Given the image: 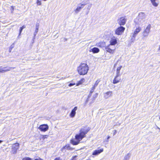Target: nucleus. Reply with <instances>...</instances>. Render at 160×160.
Returning <instances> with one entry per match:
<instances>
[{
  "mask_svg": "<svg viewBox=\"0 0 160 160\" xmlns=\"http://www.w3.org/2000/svg\"><path fill=\"white\" fill-rule=\"evenodd\" d=\"M90 130V128L89 127H84L81 128L79 134H76L75 136L76 139L78 141L72 139L71 140V143L75 145H78L80 141L86 137V134Z\"/></svg>",
  "mask_w": 160,
  "mask_h": 160,
  "instance_id": "f257e3e1",
  "label": "nucleus"
},
{
  "mask_svg": "<svg viewBox=\"0 0 160 160\" xmlns=\"http://www.w3.org/2000/svg\"><path fill=\"white\" fill-rule=\"evenodd\" d=\"M89 69L88 65L85 63H81L77 68V71L80 75H85L87 73Z\"/></svg>",
  "mask_w": 160,
  "mask_h": 160,
  "instance_id": "f03ea898",
  "label": "nucleus"
},
{
  "mask_svg": "<svg viewBox=\"0 0 160 160\" xmlns=\"http://www.w3.org/2000/svg\"><path fill=\"white\" fill-rule=\"evenodd\" d=\"M146 18L145 13L143 12H140L137 18L134 19V23L138 25H142L145 22Z\"/></svg>",
  "mask_w": 160,
  "mask_h": 160,
  "instance_id": "7ed1b4c3",
  "label": "nucleus"
},
{
  "mask_svg": "<svg viewBox=\"0 0 160 160\" xmlns=\"http://www.w3.org/2000/svg\"><path fill=\"white\" fill-rule=\"evenodd\" d=\"M88 0H86L83 1L82 3L78 5L77 8L75 9L74 11L76 14H78L80 11L83 8L84 6L88 3Z\"/></svg>",
  "mask_w": 160,
  "mask_h": 160,
  "instance_id": "20e7f679",
  "label": "nucleus"
},
{
  "mask_svg": "<svg viewBox=\"0 0 160 160\" xmlns=\"http://www.w3.org/2000/svg\"><path fill=\"white\" fill-rule=\"evenodd\" d=\"M19 144L18 143L13 144L12 146V150L11 151V153L13 154H16L19 148Z\"/></svg>",
  "mask_w": 160,
  "mask_h": 160,
  "instance_id": "39448f33",
  "label": "nucleus"
},
{
  "mask_svg": "<svg viewBox=\"0 0 160 160\" xmlns=\"http://www.w3.org/2000/svg\"><path fill=\"white\" fill-rule=\"evenodd\" d=\"M127 19L125 17H122L118 18L117 20L118 24L120 26L124 25L126 22Z\"/></svg>",
  "mask_w": 160,
  "mask_h": 160,
  "instance_id": "423d86ee",
  "label": "nucleus"
},
{
  "mask_svg": "<svg viewBox=\"0 0 160 160\" xmlns=\"http://www.w3.org/2000/svg\"><path fill=\"white\" fill-rule=\"evenodd\" d=\"M125 30V28L122 26H120L115 31V33L119 35L122 34Z\"/></svg>",
  "mask_w": 160,
  "mask_h": 160,
  "instance_id": "0eeeda50",
  "label": "nucleus"
},
{
  "mask_svg": "<svg viewBox=\"0 0 160 160\" xmlns=\"http://www.w3.org/2000/svg\"><path fill=\"white\" fill-rule=\"evenodd\" d=\"M151 25L150 24L148 25L146 28L143 31V36L144 37H147L148 36L150 32L151 29Z\"/></svg>",
  "mask_w": 160,
  "mask_h": 160,
  "instance_id": "6e6552de",
  "label": "nucleus"
},
{
  "mask_svg": "<svg viewBox=\"0 0 160 160\" xmlns=\"http://www.w3.org/2000/svg\"><path fill=\"white\" fill-rule=\"evenodd\" d=\"M141 28L140 27H138L135 30L133 34L132 37V42L134 41L135 40V38L137 34L141 31Z\"/></svg>",
  "mask_w": 160,
  "mask_h": 160,
  "instance_id": "1a4fd4ad",
  "label": "nucleus"
},
{
  "mask_svg": "<svg viewBox=\"0 0 160 160\" xmlns=\"http://www.w3.org/2000/svg\"><path fill=\"white\" fill-rule=\"evenodd\" d=\"M38 129L41 131L45 132L48 129V126L47 124H42L40 126Z\"/></svg>",
  "mask_w": 160,
  "mask_h": 160,
  "instance_id": "9d476101",
  "label": "nucleus"
},
{
  "mask_svg": "<svg viewBox=\"0 0 160 160\" xmlns=\"http://www.w3.org/2000/svg\"><path fill=\"white\" fill-rule=\"evenodd\" d=\"M39 28V23L37 22L35 25V29L33 33L34 37L33 39V40L35 39V36L38 33V31Z\"/></svg>",
  "mask_w": 160,
  "mask_h": 160,
  "instance_id": "9b49d317",
  "label": "nucleus"
},
{
  "mask_svg": "<svg viewBox=\"0 0 160 160\" xmlns=\"http://www.w3.org/2000/svg\"><path fill=\"white\" fill-rule=\"evenodd\" d=\"M120 76H118V75H116L113 81V83L114 84H116L120 82L121 79V78L119 77Z\"/></svg>",
  "mask_w": 160,
  "mask_h": 160,
  "instance_id": "f8f14e48",
  "label": "nucleus"
},
{
  "mask_svg": "<svg viewBox=\"0 0 160 160\" xmlns=\"http://www.w3.org/2000/svg\"><path fill=\"white\" fill-rule=\"evenodd\" d=\"M77 107H75L72 110L70 115L71 117L73 118L75 116L76 113V111L77 110Z\"/></svg>",
  "mask_w": 160,
  "mask_h": 160,
  "instance_id": "ddd939ff",
  "label": "nucleus"
},
{
  "mask_svg": "<svg viewBox=\"0 0 160 160\" xmlns=\"http://www.w3.org/2000/svg\"><path fill=\"white\" fill-rule=\"evenodd\" d=\"M103 151V149L102 148L100 149H98L95 150L92 153V155H97Z\"/></svg>",
  "mask_w": 160,
  "mask_h": 160,
  "instance_id": "4468645a",
  "label": "nucleus"
},
{
  "mask_svg": "<svg viewBox=\"0 0 160 160\" xmlns=\"http://www.w3.org/2000/svg\"><path fill=\"white\" fill-rule=\"evenodd\" d=\"M100 51L99 49L96 47H94L90 49L89 51L92 52L93 53H98Z\"/></svg>",
  "mask_w": 160,
  "mask_h": 160,
  "instance_id": "2eb2a0df",
  "label": "nucleus"
},
{
  "mask_svg": "<svg viewBox=\"0 0 160 160\" xmlns=\"http://www.w3.org/2000/svg\"><path fill=\"white\" fill-rule=\"evenodd\" d=\"M110 46V45H109V46H106L105 48V50L107 52H108L112 54H113L114 52V49L112 50V49H111L109 47Z\"/></svg>",
  "mask_w": 160,
  "mask_h": 160,
  "instance_id": "dca6fc26",
  "label": "nucleus"
},
{
  "mask_svg": "<svg viewBox=\"0 0 160 160\" xmlns=\"http://www.w3.org/2000/svg\"><path fill=\"white\" fill-rule=\"evenodd\" d=\"M112 95V91L107 92L104 94V97L106 99H108L109 97Z\"/></svg>",
  "mask_w": 160,
  "mask_h": 160,
  "instance_id": "f3484780",
  "label": "nucleus"
},
{
  "mask_svg": "<svg viewBox=\"0 0 160 160\" xmlns=\"http://www.w3.org/2000/svg\"><path fill=\"white\" fill-rule=\"evenodd\" d=\"M110 45H114L117 43V40L116 38H112L110 41Z\"/></svg>",
  "mask_w": 160,
  "mask_h": 160,
  "instance_id": "a211bd4d",
  "label": "nucleus"
},
{
  "mask_svg": "<svg viewBox=\"0 0 160 160\" xmlns=\"http://www.w3.org/2000/svg\"><path fill=\"white\" fill-rule=\"evenodd\" d=\"M158 0H150V1L153 6L154 7H157L158 6V3H157L156 2V1Z\"/></svg>",
  "mask_w": 160,
  "mask_h": 160,
  "instance_id": "6ab92c4d",
  "label": "nucleus"
},
{
  "mask_svg": "<svg viewBox=\"0 0 160 160\" xmlns=\"http://www.w3.org/2000/svg\"><path fill=\"white\" fill-rule=\"evenodd\" d=\"M122 67V66H120L119 67H118L116 71V75L118 76H121V74L120 73V71Z\"/></svg>",
  "mask_w": 160,
  "mask_h": 160,
  "instance_id": "aec40b11",
  "label": "nucleus"
},
{
  "mask_svg": "<svg viewBox=\"0 0 160 160\" xmlns=\"http://www.w3.org/2000/svg\"><path fill=\"white\" fill-rule=\"evenodd\" d=\"M25 28V26L24 25H23L22 27L20 28L19 31V34L18 36V38H19V36L20 35L21 33L22 30Z\"/></svg>",
  "mask_w": 160,
  "mask_h": 160,
  "instance_id": "412c9836",
  "label": "nucleus"
},
{
  "mask_svg": "<svg viewBox=\"0 0 160 160\" xmlns=\"http://www.w3.org/2000/svg\"><path fill=\"white\" fill-rule=\"evenodd\" d=\"M7 68L5 69H4V71H5V72H7L10 70L11 69H12L15 68L12 67H6Z\"/></svg>",
  "mask_w": 160,
  "mask_h": 160,
  "instance_id": "4be33fe9",
  "label": "nucleus"
},
{
  "mask_svg": "<svg viewBox=\"0 0 160 160\" xmlns=\"http://www.w3.org/2000/svg\"><path fill=\"white\" fill-rule=\"evenodd\" d=\"M7 67L2 68V67H0V73H4L5 72V71L4 70V69L6 68Z\"/></svg>",
  "mask_w": 160,
  "mask_h": 160,
  "instance_id": "5701e85b",
  "label": "nucleus"
},
{
  "mask_svg": "<svg viewBox=\"0 0 160 160\" xmlns=\"http://www.w3.org/2000/svg\"><path fill=\"white\" fill-rule=\"evenodd\" d=\"M100 80L99 79H98L95 82L93 86L96 87L98 84L99 82H100Z\"/></svg>",
  "mask_w": 160,
  "mask_h": 160,
  "instance_id": "b1692460",
  "label": "nucleus"
},
{
  "mask_svg": "<svg viewBox=\"0 0 160 160\" xmlns=\"http://www.w3.org/2000/svg\"><path fill=\"white\" fill-rule=\"evenodd\" d=\"M130 155L129 153H128L124 157V160H128L130 158Z\"/></svg>",
  "mask_w": 160,
  "mask_h": 160,
  "instance_id": "393cba45",
  "label": "nucleus"
},
{
  "mask_svg": "<svg viewBox=\"0 0 160 160\" xmlns=\"http://www.w3.org/2000/svg\"><path fill=\"white\" fill-rule=\"evenodd\" d=\"M14 44H12L10 46V48H9V52H11L12 49L14 48Z\"/></svg>",
  "mask_w": 160,
  "mask_h": 160,
  "instance_id": "a878e982",
  "label": "nucleus"
},
{
  "mask_svg": "<svg viewBox=\"0 0 160 160\" xmlns=\"http://www.w3.org/2000/svg\"><path fill=\"white\" fill-rule=\"evenodd\" d=\"M92 4H90L88 5L87 8V9L89 11V10H90L92 7Z\"/></svg>",
  "mask_w": 160,
  "mask_h": 160,
  "instance_id": "bb28decb",
  "label": "nucleus"
},
{
  "mask_svg": "<svg viewBox=\"0 0 160 160\" xmlns=\"http://www.w3.org/2000/svg\"><path fill=\"white\" fill-rule=\"evenodd\" d=\"M96 87H94V86H93L92 88H91L90 92L91 93H93L94 91V90L95 89Z\"/></svg>",
  "mask_w": 160,
  "mask_h": 160,
  "instance_id": "cd10ccee",
  "label": "nucleus"
},
{
  "mask_svg": "<svg viewBox=\"0 0 160 160\" xmlns=\"http://www.w3.org/2000/svg\"><path fill=\"white\" fill-rule=\"evenodd\" d=\"M42 138L43 139H44L45 138H47L48 136V135H42Z\"/></svg>",
  "mask_w": 160,
  "mask_h": 160,
  "instance_id": "c85d7f7f",
  "label": "nucleus"
},
{
  "mask_svg": "<svg viewBox=\"0 0 160 160\" xmlns=\"http://www.w3.org/2000/svg\"><path fill=\"white\" fill-rule=\"evenodd\" d=\"M22 160H33L32 159V158H28V157H27L23 158L22 159Z\"/></svg>",
  "mask_w": 160,
  "mask_h": 160,
  "instance_id": "c756f323",
  "label": "nucleus"
},
{
  "mask_svg": "<svg viewBox=\"0 0 160 160\" xmlns=\"http://www.w3.org/2000/svg\"><path fill=\"white\" fill-rule=\"evenodd\" d=\"M37 4L38 5H40L41 4V3L40 1H39V0H37Z\"/></svg>",
  "mask_w": 160,
  "mask_h": 160,
  "instance_id": "7c9ffc66",
  "label": "nucleus"
},
{
  "mask_svg": "<svg viewBox=\"0 0 160 160\" xmlns=\"http://www.w3.org/2000/svg\"><path fill=\"white\" fill-rule=\"evenodd\" d=\"M14 7L13 6H11V10L12 11H12L14 10Z\"/></svg>",
  "mask_w": 160,
  "mask_h": 160,
  "instance_id": "2f4dec72",
  "label": "nucleus"
},
{
  "mask_svg": "<svg viewBox=\"0 0 160 160\" xmlns=\"http://www.w3.org/2000/svg\"><path fill=\"white\" fill-rule=\"evenodd\" d=\"M92 93H91V92H90V93L88 96V98H90L91 96Z\"/></svg>",
  "mask_w": 160,
  "mask_h": 160,
  "instance_id": "473e14b6",
  "label": "nucleus"
},
{
  "mask_svg": "<svg viewBox=\"0 0 160 160\" xmlns=\"http://www.w3.org/2000/svg\"><path fill=\"white\" fill-rule=\"evenodd\" d=\"M34 160H43L41 158H40L38 157V158H36Z\"/></svg>",
  "mask_w": 160,
  "mask_h": 160,
  "instance_id": "72a5a7b5",
  "label": "nucleus"
},
{
  "mask_svg": "<svg viewBox=\"0 0 160 160\" xmlns=\"http://www.w3.org/2000/svg\"><path fill=\"white\" fill-rule=\"evenodd\" d=\"M75 85V84H73V83H70L69 84L68 86H69V87H71V86H72L73 85Z\"/></svg>",
  "mask_w": 160,
  "mask_h": 160,
  "instance_id": "f704fd0d",
  "label": "nucleus"
},
{
  "mask_svg": "<svg viewBox=\"0 0 160 160\" xmlns=\"http://www.w3.org/2000/svg\"><path fill=\"white\" fill-rule=\"evenodd\" d=\"M54 160H61V159H60V158H59V157H58V158H56L54 159Z\"/></svg>",
  "mask_w": 160,
  "mask_h": 160,
  "instance_id": "c9c22d12",
  "label": "nucleus"
},
{
  "mask_svg": "<svg viewBox=\"0 0 160 160\" xmlns=\"http://www.w3.org/2000/svg\"><path fill=\"white\" fill-rule=\"evenodd\" d=\"M89 98H88H88H87V99H86V101L85 102V104H87L88 102V101H89Z\"/></svg>",
  "mask_w": 160,
  "mask_h": 160,
  "instance_id": "e433bc0d",
  "label": "nucleus"
},
{
  "mask_svg": "<svg viewBox=\"0 0 160 160\" xmlns=\"http://www.w3.org/2000/svg\"><path fill=\"white\" fill-rule=\"evenodd\" d=\"M116 132H117V130H114V133H113L114 135H115L116 134Z\"/></svg>",
  "mask_w": 160,
  "mask_h": 160,
  "instance_id": "4c0bfd02",
  "label": "nucleus"
},
{
  "mask_svg": "<svg viewBox=\"0 0 160 160\" xmlns=\"http://www.w3.org/2000/svg\"><path fill=\"white\" fill-rule=\"evenodd\" d=\"M98 95V93H96V94L94 95V96L95 97H97V96Z\"/></svg>",
  "mask_w": 160,
  "mask_h": 160,
  "instance_id": "58836bf2",
  "label": "nucleus"
},
{
  "mask_svg": "<svg viewBox=\"0 0 160 160\" xmlns=\"http://www.w3.org/2000/svg\"><path fill=\"white\" fill-rule=\"evenodd\" d=\"M158 51H159L160 52V45L159 46V47L158 49Z\"/></svg>",
  "mask_w": 160,
  "mask_h": 160,
  "instance_id": "ea45409f",
  "label": "nucleus"
},
{
  "mask_svg": "<svg viewBox=\"0 0 160 160\" xmlns=\"http://www.w3.org/2000/svg\"><path fill=\"white\" fill-rule=\"evenodd\" d=\"M89 11L88 10V12L86 13V14L88 15V13H89Z\"/></svg>",
  "mask_w": 160,
  "mask_h": 160,
  "instance_id": "a19ab883",
  "label": "nucleus"
},
{
  "mask_svg": "<svg viewBox=\"0 0 160 160\" xmlns=\"http://www.w3.org/2000/svg\"><path fill=\"white\" fill-rule=\"evenodd\" d=\"M65 40L64 41H66L67 40V39L66 38H64Z\"/></svg>",
  "mask_w": 160,
  "mask_h": 160,
  "instance_id": "79ce46f5",
  "label": "nucleus"
},
{
  "mask_svg": "<svg viewBox=\"0 0 160 160\" xmlns=\"http://www.w3.org/2000/svg\"><path fill=\"white\" fill-rule=\"evenodd\" d=\"M101 44V43H98V46L99 47L100 46V45L99 44Z\"/></svg>",
  "mask_w": 160,
  "mask_h": 160,
  "instance_id": "37998d69",
  "label": "nucleus"
},
{
  "mask_svg": "<svg viewBox=\"0 0 160 160\" xmlns=\"http://www.w3.org/2000/svg\"><path fill=\"white\" fill-rule=\"evenodd\" d=\"M3 142L1 140H0V143H2V142Z\"/></svg>",
  "mask_w": 160,
  "mask_h": 160,
  "instance_id": "c03bdc74",
  "label": "nucleus"
},
{
  "mask_svg": "<svg viewBox=\"0 0 160 160\" xmlns=\"http://www.w3.org/2000/svg\"><path fill=\"white\" fill-rule=\"evenodd\" d=\"M159 119L160 120V115L159 116Z\"/></svg>",
  "mask_w": 160,
  "mask_h": 160,
  "instance_id": "a18cd8bd",
  "label": "nucleus"
},
{
  "mask_svg": "<svg viewBox=\"0 0 160 160\" xmlns=\"http://www.w3.org/2000/svg\"><path fill=\"white\" fill-rule=\"evenodd\" d=\"M102 44H104V43H103V42H101Z\"/></svg>",
  "mask_w": 160,
  "mask_h": 160,
  "instance_id": "49530a36",
  "label": "nucleus"
},
{
  "mask_svg": "<svg viewBox=\"0 0 160 160\" xmlns=\"http://www.w3.org/2000/svg\"><path fill=\"white\" fill-rule=\"evenodd\" d=\"M109 138V137H108V138Z\"/></svg>",
  "mask_w": 160,
  "mask_h": 160,
  "instance_id": "de8ad7c7",
  "label": "nucleus"
},
{
  "mask_svg": "<svg viewBox=\"0 0 160 160\" xmlns=\"http://www.w3.org/2000/svg\"><path fill=\"white\" fill-rule=\"evenodd\" d=\"M62 79H65V78H62Z\"/></svg>",
  "mask_w": 160,
  "mask_h": 160,
  "instance_id": "09e8293b",
  "label": "nucleus"
},
{
  "mask_svg": "<svg viewBox=\"0 0 160 160\" xmlns=\"http://www.w3.org/2000/svg\"><path fill=\"white\" fill-rule=\"evenodd\" d=\"M158 129H160L158 127Z\"/></svg>",
  "mask_w": 160,
  "mask_h": 160,
  "instance_id": "8fccbe9b",
  "label": "nucleus"
}]
</instances>
